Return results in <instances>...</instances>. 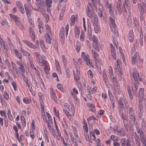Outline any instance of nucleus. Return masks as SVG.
Instances as JSON below:
<instances>
[{"label": "nucleus", "mask_w": 146, "mask_h": 146, "mask_svg": "<svg viewBox=\"0 0 146 146\" xmlns=\"http://www.w3.org/2000/svg\"><path fill=\"white\" fill-rule=\"evenodd\" d=\"M110 25L112 31L114 32L117 36L118 37V30L114 20L111 17H110Z\"/></svg>", "instance_id": "obj_1"}, {"label": "nucleus", "mask_w": 146, "mask_h": 146, "mask_svg": "<svg viewBox=\"0 0 146 146\" xmlns=\"http://www.w3.org/2000/svg\"><path fill=\"white\" fill-rule=\"evenodd\" d=\"M113 130L115 134L121 136H123L125 134L123 128L122 127H120L117 125L114 126L113 128Z\"/></svg>", "instance_id": "obj_2"}, {"label": "nucleus", "mask_w": 146, "mask_h": 146, "mask_svg": "<svg viewBox=\"0 0 146 146\" xmlns=\"http://www.w3.org/2000/svg\"><path fill=\"white\" fill-rule=\"evenodd\" d=\"M9 16L11 19L14 20L16 23L19 28L21 29V27L22 28H23V26L20 22L21 19L19 18L17 15H13L11 14H9Z\"/></svg>", "instance_id": "obj_3"}, {"label": "nucleus", "mask_w": 146, "mask_h": 146, "mask_svg": "<svg viewBox=\"0 0 146 146\" xmlns=\"http://www.w3.org/2000/svg\"><path fill=\"white\" fill-rule=\"evenodd\" d=\"M130 6V1L129 0H124V1L123 2V6L122 7V9L123 11L125 12H127V8L129 14H130L131 13V11Z\"/></svg>", "instance_id": "obj_4"}, {"label": "nucleus", "mask_w": 146, "mask_h": 146, "mask_svg": "<svg viewBox=\"0 0 146 146\" xmlns=\"http://www.w3.org/2000/svg\"><path fill=\"white\" fill-rule=\"evenodd\" d=\"M94 12L93 9L90 3L88 5L86 8V13L87 16L90 18H91Z\"/></svg>", "instance_id": "obj_5"}, {"label": "nucleus", "mask_w": 146, "mask_h": 146, "mask_svg": "<svg viewBox=\"0 0 146 146\" xmlns=\"http://www.w3.org/2000/svg\"><path fill=\"white\" fill-rule=\"evenodd\" d=\"M127 111V113L129 114V117L131 120L133 122L135 121V115L133 108L132 107H130Z\"/></svg>", "instance_id": "obj_6"}, {"label": "nucleus", "mask_w": 146, "mask_h": 146, "mask_svg": "<svg viewBox=\"0 0 146 146\" xmlns=\"http://www.w3.org/2000/svg\"><path fill=\"white\" fill-rule=\"evenodd\" d=\"M127 111V113L129 114V117L131 120L133 122L135 121V115L133 108L132 107H130Z\"/></svg>", "instance_id": "obj_7"}, {"label": "nucleus", "mask_w": 146, "mask_h": 146, "mask_svg": "<svg viewBox=\"0 0 146 146\" xmlns=\"http://www.w3.org/2000/svg\"><path fill=\"white\" fill-rule=\"evenodd\" d=\"M45 57L44 56L42 55L41 56V59H38L40 65L42 66H44V69L45 70L47 69L46 66V61L45 60Z\"/></svg>", "instance_id": "obj_8"}, {"label": "nucleus", "mask_w": 146, "mask_h": 146, "mask_svg": "<svg viewBox=\"0 0 146 146\" xmlns=\"http://www.w3.org/2000/svg\"><path fill=\"white\" fill-rule=\"evenodd\" d=\"M65 34V32L64 28H61L60 31V39L61 42L62 44H63L64 43V41L65 39L64 34Z\"/></svg>", "instance_id": "obj_9"}, {"label": "nucleus", "mask_w": 146, "mask_h": 146, "mask_svg": "<svg viewBox=\"0 0 146 146\" xmlns=\"http://www.w3.org/2000/svg\"><path fill=\"white\" fill-rule=\"evenodd\" d=\"M131 58H136L138 60L139 59V56L138 52H136L135 47H133L131 50Z\"/></svg>", "instance_id": "obj_10"}, {"label": "nucleus", "mask_w": 146, "mask_h": 146, "mask_svg": "<svg viewBox=\"0 0 146 146\" xmlns=\"http://www.w3.org/2000/svg\"><path fill=\"white\" fill-rule=\"evenodd\" d=\"M122 3L121 2V0H118L117 3L116 5L117 11H118V13L120 14H121L123 11L122 9V8L121 9V5Z\"/></svg>", "instance_id": "obj_11"}, {"label": "nucleus", "mask_w": 146, "mask_h": 146, "mask_svg": "<svg viewBox=\"0 0 146 146\" xmlns=\"http://www.w3.org/2000/svg\"><path fill=\"white\" fill-rule=\"evenodd\" d=\"M121 146H131L130 141L128 139H123L121 141Z\"/></svg>", "instance_id": "obj_12"}, {"label": "nucleus", "mask_w": 146, "mask_h": 146, "mask_svg": "<svg viewBox=\"0 0 146 146\" xmlns=\"http://www.w3.org/2000/svg\"><path fill=\"white\" fill-rule=\"evenodd\" d=\"M138 116L139 118H141L143 112V105L138 106Z\"/></svg>", "instance_id": "obj_13"}, {"label": "nucleus", "mask_w": 146, "mask_h": 146, "mask_svg": "<svg viewBox=\"0 0 146 146\" xmlns=\"http://www.w3.org/2000/svg\"><path fill=\"white\" fill-rule=\"evenodd\" d=\"M111 46V55L113 59L115 60L116 59V54L115 52V48L113 47V45L111 44H110Z\"/></svg>", "instance_id": "obj_14"}, {"label": "nucleus", "mask_w": 146, "mask_h": 146, "mask_svg": "<svg viewBox=\"0 0 146 146\" xmlns=\"http://www.w3.org/2000/svg\"><path fill=\"white\" fill-rule=\"evenodd\" d=\"M50 94L54 102H56V96L54 90L52 88H50Z\"/></svg>", "instance_id": "obj_15"}, {"label": "nucleus", "mask_w": 146, "mask_h": 146, "mask_svg": "<svg viewBox=\"0 0 146 146\" xmlns=\"http://www.w3.org/2000/svg\"><path fill=\"white\" fill-rule=\"evenodd\" d=\"M23 42L26 44L27 46L30 47V48L33 49L36 48V46L33 44L32 43L28 41L24 40H23Z\"/></svg>", "instance_id": "obj_16"}, {"label": "nucleus", "mask_w": 146, "mask_h": 146, "mask_svg": "<svg viewBox=\"0 0 146 146\" xmlns=\"http://www.w3.org/2000/svg\"><path fill=\"white\" fill-rule=\"evenodd\" d=\"M24 6L27 16V17H29L31 16V10L29 9L28 5L27 4H25Z\"/></svg>", "instance_id": "obj_17"}, {"label": "nucleus", "mask_w": 146, "mask_h": 146, "mask_svg": "<svg viewBox=\"0 0 146 146\" xmlns=\"http://www.w3.org/2000/svg\"><path fill=\"white\" fill-rule=\"evenodd\" d=\"M29 31L31 38L33 41H34L35 39V35L33 29L30 27L29 28Z\"/></svg>", "instance_id": "obj_18"}, {"label": "nucleus", "mask_w": 146, "mask_h": 146, "mask_svg": "<svg viewBox=\"0 0 146 146\" xmlns=\"http://www.w3.org/2000/svg\"><path fill=\"white\" fill-rule=\"evenodd\" d=\"M138 7L139 11L145 10L144 7L146 9V4L144 2L139 3L138 4Z\"/></svg>", "instance_id": "obj_19"}, {"label": "nucleus", "mask_w": 146, "mask_h": 146, "mask_svg": "<svg viewBox=\"0 0 146 146\" xmlns=\"http://www.w3.org/2000/svg\"><path fill=\"white\" fill-rule=\"evenodd\" d=\"M44 37L46 42L50 44L51 43V38L50 35L48 33H46L44 34Z\"/></svg>", "instance_id": "obj_20"}, {"label": "nucleus", "mask_w": 146, "mask_h": 146, "mask_svg": "<svg viewBox=\"0 0 146 146\" xmlns=\"http://www.w3.org/2000/svg\"><path fill=\"white\" fill-rule=\"evenodd\" d=\"M95 32L96 33H98L99 32V25L98 21H94L93 24Z\"/></svg>", "instance_id": "obj_21"}, {"label": "nucleus", "mask_w": 146, "mask_h": 146, "mask_svg": "<svg viewBox=\"0 0 146 146\" xmlns=\"http://www.w3.org/2000/svg\"><path fill=\"white\" fill-rule=\"evenodd\" d=\"M36 5L39 9H41V7L44 6L43 2L41 0H36Z\"/></svg>", "instance_id": "obj_22"}, {"label": "nucleus", "mask_w": 146, "mask_h": 146, "mask_svg": "<svg viewBox=\"0 0 146 146\" xmlns=\"http://www.w3.org/2000/svg\"><path fill=\"white\" fill-rule=\"evenodd\" d=\"M128 36V38L130 42H133L134 39L133 32L132 31H130L129 33Z\"/></svg>", "instance_id": "obj_23"}, {"label": "nucleus", "mask_w": 146, "mask_h": 146, "mask_svg": "<svg viewBox=\"0 0 146 146\" xmlns=\"http://www.w3.org/2000/svg\"><path fill=\"white\" fill-rule=\"evenodd\" d=\"M74 33L75 37L76 38H78L80 35V30L78 27L76 26L75 27Z\"/></svg>", "instance_id": "obj_24"}, {"label": "nucleus", "mask_w": 146, "mask_h": 146, "mask_svg": "<svg viewBox=\"0 0 146 146\" xmlns=\"http://www.w3.org/2000/svg\"><path fill=\"white\" fill-rule=\"evenodd\" d=\"M122 120L123 121V123L124 126L125 127L128 125V122L127 119V117L126 116H124L121 117Z\"/></svg>", "instance_id": "obj_25"}, {"label": "nucleus", "mask_w": 146, "mask_h": 146, "mask_svg": "<svg viewBox=\"0 0 146 146\" xmlns=\"http://www.w3.org/2000/svg\"><path fill=\"white\" fill-rule=\"evenodd\" d=\"M28 80H27L26 82V85L28 86L29 90L30 91L31 93L33 95V96H35V93L34 91L33 90V89L31 86H30V85L28 84L27 82Z\"/></svg>", "instance_id": "obj_26"}, {"label": "nucleus", "mask_w": 146, "mask_h": 146, "mask_svg": "<svg viewBox=\"0 0 146 146\" xmlns=\"http://www.w3.org/2000/svg\"><path fill=\"white\" fill-rule=\"evenodd\" d=\"M115 98L119 105V107H123V103L122 102L123 99L121 98L118 100L117 98V97H115Z\"/></svg>", "instance_id": "obj_27"}, {"label": "nucleus", "mask_w": 146, "mask_h": 146, "mask_svg": "<svg viewBox=\"0 0 146 146\" xmlns=\"http://www.w3.org/2000/svg\"><path fill=\"white\" fill-rule=\"evenodd\" d=\"M129 130L131 132V133H133V123H131L130 120H129Z\"/></svg>", "instance_id": "obj_28"}, {"label": "nucleus", "mask_w": 146, "mask_h": 146, "mask_svg": "<svg viewBox=\"0 0 146 146\" xmlns=\"http://www.w3.org/2000/svg\"><path fill=\"white\" fill-rule=\"evenodd\" d=\"M112 6V5L111 4H110L109 5H106V7H107L108 9H109V11L110 13L111 14H112L114 12L112 10L111 7Z\"/></svg>", "instance_id": "obj_29"}, {"label": "nucleus", "mask_w": 146, "mask_h": 146, "mask_svg": "<svg viewBox=\"0 0 146 146\" xmlns=\"http://www.w3.org/2000/svg\"><path fill=\"white\" fill-rule=\"evenodd\" d=\"M93 46L97 51L99 52V48L98 42L93 43Z\"/></svg>", "instance_id": "obj_30"}, {"label": "nucleus", "mask_w": 146, "mask_h": 146, "mask_svg": "<svg viewBox=\"0 0 146 146\" xmlns=\"http://www.w3.org/2000/svg\"><path fill=\"white\" fill-rule=\"evenodd\" d=\"M64 68L65 69V72L68 78H69L70 77V70L68 68L67 66H64Z\"/></svg>", "instance_id": "obj_31"}, {"label": "nucleus", "mask_w": 146, "mask_h": 146, "mask_svg": "<svg viewBox=\"0 0 146 146\" xmlns=\"http://www.w3.org/2000/svg\"><path fill=\"white\" fill-rule=\"evenodd\" d=\"M89 57V56L88 54L84 56L83 57L84 60L86 62V63L87 65L88 64V60L90 59Z\"/></svg>", "instance_id": "obj_32"}, {"label": "nucleus", "mask_w": 146, "mask_h": 146, "mask_svg": "<svg viewBox=\"0 0 146 146\" xmlns=\"http://www.w3.org/2000/svg\"><path fill=\"white\" fill-rule=\"evenodd\" d=\"M123 107H119L118 108L119 114L121 117L125 116L123 111Z\"/></svg>", "instance_id": "obj_33"}, {"label": "nucleus", "mask_w": 146, "mask_h": 146, "mask_svg": "<svg viewBox=\"0 0 146 146\" xmlns=\"http://www.w3.org/2000/svg\"><path fill=\"white\" fill-rule=\"evenodd\" d=\"M52 2V0H46L45 1V4L48 7H51Z\"/></svg>", "instance_id": "obj_34"}, {"label": "nucleus", "mask_w": 146, "mask_h": 146, "mask_svg": "<svg viewBox=\"0 0 146 146\" xmlns=\"http://www.w3.org/2000/svg\"><path fill=\"white\" fill-rule=\"evenodd\" d=\"M144 89L143 88H141L139 91V95L141 98H143V94Z\"/></svg>", "instance_id": "obj_35"}, {"label": "nucleus", "mask_w": 146, "mask_h": 146, "mask_svg": "<svg viewBox=\"0 0 146 146\" xmlns=\"http://www.w3.org/2000/svg\"><path fill=\"white\" fill-rule=\"evenodd\" d=\"M90 135L92 139L95 141L96 140V138L94 133L93 132L90 131Z\"/></svg>", "instance_id": "obj_36"}, {"label": "nucleus", "mask_w": 146, "mask_h": 146, "mask_svg": "<svg viewBox=\"0 0 146 146\" xmlns=\"http://www.w3.org/2000/svg\"><path fill=\"white\" fill-rule=\"evenodd\" d=\"M109 73L111 78L113 76V70L111 66H110L109 67Z\"/></svg>", "instance_id": "obj_37"}, {"label": "nucleus", "mask_w": 146, "mask_h": 146, "mask_svg": "<svg viewBox=\"0 0 146 146\" xmlns=\"http://www.w3.org/2000/svg\"><path fill=\"white\" fill-rule=\"evenodd\" d=\"M88 35L90 36H92V29L91 25L88 24Z\"/></svg>", "instance_id": "obj_38"}, {"label": "nucleus", "mask_w": 146, "mask_h": 146, "mask_svg": "<svg viewBox=\"0 0 146 146\" xmlns=\"http://www.w3.org/2000/svg\"><path fill=\"white\" fill-rule=\"evenodd\" d=\"M110 139L114 141H118L119 140V139L117 137L113 135H111Z\"/></svg>", "instance_id": "obj_39"}, {"label": "nucleus", "mask_w": 146, "mask_h": 146, "mask_svg": "<svg viewBox=\"0 0 146 146\" xmlns=\"http://www.w3.org/2000/svg\"><path fill=\"white\" fill-rule=\"evenodd\" d=\"M133 122L134 124L135 125L136 129L137 131V132L138 133H140V131L141 130H140V129L138 127V125L137 124V122H136L135 121H134Z\"/></svg>", "instance_id": "obj_40"}, {"label": "nucleus", "mask_w": 146, "mask_h": 146, "mask_svg": "<svg viewBox=\"0 0 146 146\" xmlns=\"http://www.w3.org/2000/svg\"><path fill=\"white\" fill-rule=\"evenodd\" d=\"M39 100L40 101V104L41 107H44V103L43 102L42 100V98L40 96V95H39Z\"/></svg>", "instance_id": "obj_41"}, {"label": "nucleus", "mask_w": 146, "mask_h": 146, "mask_svg": "<svg viewBox=\"0 0 146 146\" xmlns=\"http://www.w3.org/2000/svg\"><path fill=\"white\" fill-rule=\"evenodd\" d=\"M84 33L82 31L81 32V35L80 36V40L81 41L83 42L84 40Z\"/></svg>", "instance_id": "obj_42"}, {"label": "nucleus", "mask_w": 146, "mask_h": 146, "mask_svg": "<svg viewBox=\"0 0 146 146\" xmlns=\"http://www.w3.org/2000/svg\"><path fill=\"white\" fill-rule=\"evenodd\" d=\"M46 32L47 33H49L51 32V29L50 27L48 25H45Z\"/></svg>", "instance_id": "obj_43"}, {"label": "nucleus", "mask_w": 146, "mask_h": 146, "mask_svg": "<svg viewBox=\"0 0 146 146\" xmlns=\"http://www.w3.org/2000/svg\"><path fill=\"white\" fill-rule=\"evenodd\" d=\"M115 70L117 72H118L119 74H120L121 75L122 74L121 73V69L120 66H117L116 67H115Z\"/></svg>", "instance_id": "obj_44"}, {"label": "nucleus", "mask_w": 146, "mask_h": 146, "mask_svg": "<svg viewBox=\"0 0 146 146\" xmlns=\"http://www.w3.org/2000/svg\"><path fill=\"white\" fill-rule=\"evenodd\" d=\"M7 47L8 46L7 44L5 46H4V47H3L4 48V49L3 50V52L6 55H8V53L7 52Z\"/></svg>", "instance_id": "obj_45"}, {"label": "nucleus", "mask_w": 146, "mask_h": 146, "mask_svg": "<svg viewBox=\"0 0 146 146\" xmlns=\"http://www.w3.org/2000/svg\"><path fill=\"white\" fill-rule=\"evenodd\" d=\"M132 75L133 78L134 79L135 81L138 80L137 74L136 72L135 71H134L133 72Z\"/></svg>", "instance_id": "obj_46"}, {"label": "nucleus", "mask_w": 146, "mask_h": 146, "mask_svg": "<svg viewBox=\"0 0 146 146\" xmlns=\"http://www.w3.org/2000/svg\"><path fill=\"white\" fill-rule=\"evenodd\" d=\"M63 111L65 113L66 115L67 116L68 118H69V117H71L72 115L70 114L67 110H65V109H63Z\"/></svg>", "instance_id": "obj_47"}, {"label": "nucleus", "mask_w": 146, "mask_h": 146, "mask_svg": "<svg viewBox=\"0 0 146 146\" xmlns=\"http://www.w3.org/2000/svg\"><path fill=\"white\" fill-rule=\"evenodd\" d=\"M106 86L108 88H110V85L109 80L108 78L104 80Z\"/></svg>", "instance_id": "obj_48"}, {"label": "nucleus", "mask_w": 146, "mask_h": 146, "mask_svg": "<svg viewBox=\"0 0 146 146\" xmlns=\"http://www.w3.org/2000/svg\"><path fill=\"white\" fill-rule=\"evenodd\" d=\"M57 88L61 91L62 92L63 90V88L62 87V85L60 84H59L57 85Z\"/></svg>", "instance_id": "obj_49"}, {"label": "nucleus", "mask_w": 146, "mask_h": 146, "mask_svg": "<svg viewBox=\"0 0 146 146\" xmlns=\"http://www.w3.org/2000/svg\"><path fill=\"white\" fill-rule=\"evenodd\" d=\"M81 47V44L79 42L76 43V48L77 52H79Z\"/></svg>", "instance_id": "obj_50"}, {"label": "nucleus", "mask_w": 146, "mask_h": 146, "mask_svg": "<svg viewBox=\"0 0 146 146\" xmlns=\"http://www.w3.org/2000/svg\"><path fill=\"white\" fill-rule=\"evenodd\" d=\"M11 84L14 89V90L15 91H16L17 90V86L15 82L14 81H13Z\"/></svg>", "instance_id": "obj_51"}, {"label": "nucleus", "mask_w": 146, "mask_h": 146, "mask_svg": "<svg viewBox=\"0 0 146 146\" xmlns=\"http://www.w3.org/2000/svg\"><path fill=\"white\" fill-rule=\"evenodd\" d=\"M40 46L41 48L42 49H44L45 48V46L43 40H40Z\"/></svg>", "instance_id": "obj_52"}, {"label": "nucleus", "mask_w": 146, "mask_h": 146, "mask_svg": "<svg viewBox=\"0 0 146 146\" xmlns=\"http://www.w3.org/2000/svg\"><path fill=\"white\" fill-rule=\"evenodd\" d=\"M140 139L144 146H146V139H145V137L143 138Z\"/></svg>", "instance_id": "obj_53"}, {"label": "nucleus", "mask_w": 146, "mask_h": 146, "mask_svg": "<svg viewBox=\"0 0 146 146\" xmlns=\"http://www.w3.org/2000/svg\"><path fill=\"white\" fill-rule=\"evenodd\" d=\"M62 62L64 64V66H66V60L65 59V56L64 55L62 56Z\"/></svg>", "instance_id": "obj_54"}, {"label": "nucleus", "mask_w": 146, "mask_h": 146, "mask_svg": "<svg viewBox=\"0 0 146 146\" xmlns=\"http://www.w3.org/2000/svg\"><path fill=\"white\" fill-rule=\"evenodd\" d=\"M4 98L7 100L9 98V95L7 94V92H5L4 93V95H3Z\"/></svg>", "instance_id": "obj_55"}, {"label": "nucleus", "mask_w": 146, "mask_h": 146, "mask_svg": "<svg viewBox=\"0 0 146 146\" xmlns=\"http://www.w3.org/2000/svg\"><path fill=\"white\" fill-rule=\"evenodd\" d=\"M115 90L116 92H117L118 94H120V86H119L118 87H115Z\"/></svg>", "instance_id": "obj_56"}, {"label": "nucleus", "mask_w": 146, "mask_h": 146, "mask_svg": "<svg viewBox=\"0 0 146 146\" xmlns=\"http://www.w3.org/2000/svg\"><path fill=\"white\" fill-rule=\"evenodd\" d=\"M140 139L143 138L145 137V134L143 130H141L140 131Z\"/></svg>", "instance_id": "obj_57"}, {"label": "nucleus", "mask_w": 146, "mask_h": 146, "mask_svg": "<svg viewBox=\"0 0 146 146\" xmlns=\"http://www.w3.org/2000/svg\"><path fill=\"white\" fill-rule=\"evenodd\" d=\"M138 58H131V61L132 64L135 65L136 62L137 61Z\"/></svg>", "instance_id": "obj_58"}, {"label": "nucleus", "mask_w": 146, "mask_h": 146, "mask_svg": "<svg viewBox=\"0 0 146 146\" xmlns=\"http://www.w3.org/2000/svg\"><path fill=\"white\" fill-rule=\"evenodd\" d=\"M16 5L19 8L21 7H23L22 3L20 1L17 2Z\"/></svg>", "instance_id": "obj_59"}, {"label": "nucleus", "mask_w": 146, "mask_h": 146, "mask_svg": "<svg viewBox=\"0 0 146 146\" xmlns=\"http://www.w3.org/2000/svg\"><path fill=\"white\" fill-rule=\"evenodd\" d=\"M34 54L37 60H38L40 59V54L38 52H34Z\"/></svg>", "instance_id": "obj_60"}, {"label": "nucleus", "mask_w": 146, "mask_h": 146, "mask_svg": "<svg viewBox=\"0 0 146 146\" xmlns=\"http://www.w3.org/2000/svg\"><path fill=\"white\" fill-rule=\"evenodd\" d=\"M66 36L67 37V35H68V32L69 29V25L68 23L65 27Z\"/></svg>", "instance_id": "obj_61"}, {"label": "nucleus", "mask_w": 146, "mask_h": 146, "mask_svg": "<svg viewBox=\"0 0 146 146\" xmlns=\"http://www.w3.org/2000/svg\"><path fill=\"white\" fill-rule=\"evenodd\" d=\"M98 56V54L97 53H95V54H94V58L95 60L96 61V65H97V63H98V61H97V56Z\"/></svg>", "instance_id": "obj_62"}, {"label": "nucleus", "mask_w": 146, "mask_h": 146, "mask_svg": "<svg viewBox=\"0 0 146 146\" xmlns=\"http://www.w3.org/2000/svg\"><path fill=\"white\" fill-rule=\"evenodd\" d=\"M104 113V111L102 110H100L98 111V117H100V115L101 116Z\"/></svg>", "instance_id": "obj_63"}, {"label": "nucleus", "mask_w": 146, "mask_h": 146, "mask_svg": "<svg viewBox=\"0 0 146 146\" xmlns=\"http://www.w3.org/2000/svg\"><path fill=\"white\" fill-rule=\"evenodd\" d=\"M102 12L100 8L98 10V16L100 18H102Z\"/></svg>", "instance_id": "obj_64"}]
</instances>
